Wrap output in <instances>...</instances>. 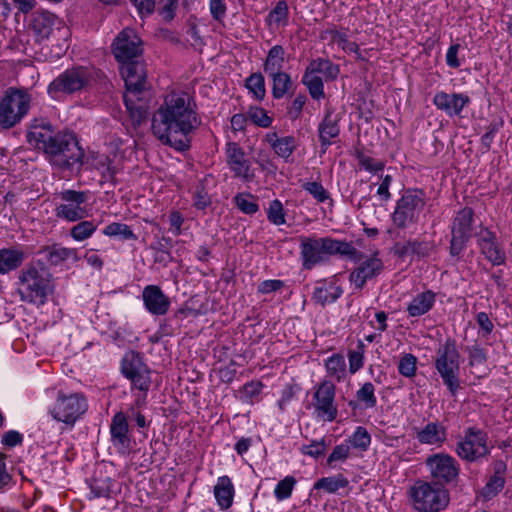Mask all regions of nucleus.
<instances>
[{
	"label": "nucleus",
	"mask_w": 512,
	"mask_h": 512,
	"mask_svg": "<svg viewBox=\"0 0 512 512\" xmlns=\"http://www.w3.org/2000/svg\"><path fill=\"white\" fill-rule=\"evenodd\" d=\"M151 122L153 135L179 152L189 150L192 135L202 123L194 98L183 91L166 94Z\"/></svg>",
	"instance_id": "obj_1"
},
{
	"label": "nucleus",
	"mask_w": 512,
	"mask_h": 512,
	"mask_svg": "<svg viewBox=\"0 0 512 512\" xmlns=\"http://www.w3.org/2000/svg\"><path fill=\"white\" fill-rule=\"evenodd\" d=\"M27 142L42 151L46 160L60 170H79L85 156L76 134L71 130L55 132L51 125L29 131Z\"/></svg>",
	"instance_id": "obj_2"
},
{
	"label": "nucleus",
	"mask_w": 512,
	"mask_h": 512,
	"mask_svg": "<svg viewBox=\"0 0 512 512\" xmlns=\"http://www.w3.org/2000/svg\"><path fill=\"white\" fill-rule=\"evenodd\" d=\"M53 289L52 273L42 260L30 261L18 273L16 294L24 303L43 306Z\"/></svg>",
	"instance_id": "obj_3"
},
{
	"label": "nucleus",
	"mask_w": 512,
	"mask_h": 512,
	"mask_svg": "<svg viewBox=\"0 0 512 512\" xmlns=\"http://www.w3.org/2000/svg\"><path fill=\"white\" fill-rule=\"evenodd\" d=\"M300 255L303 267L308 270L326 262L334 255L347 257L351 261L362 258V252L357 250L352 242L332 237H301Z\"/></svg>",
	"instance_id": "obj_4"
},
{
	"label": "nucleus",
	"mask_w": 512,
	"mask_h": 512,
	"mask_svg": "<svg viewBox=\"0 0 512 512\" xmlns=\"http://www.w3.org/2000/svg\"><path fill=\"white\" fill-rule=\"evenodd\" d=\"M121 75L126 86L123 100L132 123L138 126L145 119L147 108L140 102L138 95L145 89L146 70L144 62L135 59L121 65Z\"/></svg>",
	"instance_id": "obj_5"
},
{
	"label": "nucleus",
	"mask_w": 512,
	"mask_h": 512,
	"mask_svg": "<svg viewBox=\"0 0 512 512\" xmlns=\"http://www.w3.org/2000/svg\"><path fill=\"white\" fill-rule=\"evenodd\" d=\"M460 357L456 341L453 338H447L435 351L434 367L451 396H456L462 389Z\"/></svg>",
	"instance_id": "obj_6"
},
{
	"label": "nucleus",
	"mask_w": 512,
	"mask_h": 512,
	"mask_svg": "<svg viewBox=\"0 0 512 512\" xmlns=\"http://www.w3.org/2000/svg\"><path fill=\"white\" fill-rule=\"evenodd\" d=\"M92 72L85 66H73L58 74L47 86V94L53 100L81 94L92 83Z\"/></svg>",
	"instance_id": "obj_7"
},
{
	"label": "nucleus",
	"mask_w": 512,
	"mask_h": 512,
	"mask_svg": "<svg viewBox=\"0 0 512 512\" xmlns=\"http://www.w3.org/2000/svg\"><path fill=\"white\" fill-rule=\"evenodd\" d=\"M413 508L418 512H440L449 504V493L433 482L417 480L409 489Z\"/></svg>",
	"instance_id": "obj_8"
},
{
	"label": "nucleus",
	"mask_w": 512,
	"mask_h": 512,
	"mask_svg": "<svg viewBox=\"0 0 512 512\" xmlns=\"http://www.w3.org/2000/svg\"><path fill=\"white\" fill-rule=\"evenodd\" d=\"M425 205L426 193L422 189L404 190L391 214L393 225L404 230L417 224Z\"/></svg>",
	"instance_id": "obj_9"
},
{
	"label": "nucleus",
	"mask_w": 512,
	"mask_h": 512,
	"mask_svg": "<svg viewBox=\"0 0 512 512\" xmlns=\"http://www.w3.org/2000/svg\"><path fill=\"white\" fill-rule=\"evenodd\" d=\"M32 97L26 89L10 87L0 100V128L11 129L28 114Z\"/></svg>",
	"instance_id": "obj_10"
},
{
	"label": "nucleus",
	"mask_w": 512,
	"mask_h": 512,
	"mask_svg": "<svg viewBox=\"0 0 512 512\" xmlns=\"http://www.w3.org/2000/svg\"><path fill=\"white\" fill-rule=\"evenodd\" d=\"M340 73L338 64H334L328 58L312 59L305 68L301 82L307 88L314 100L325 97L323 79L318 75L322 74L325 81H334Z\"/></svg>",
	"instance_id": "obj_11"
},
{
	"label": "nucleus",
	"mask_w": 512,
	"mask_h": 512,
	"mask_svg": "<svg viewBox=\"0 0 512 512\" xmlns=\"http://www.w3.org/2000/svg\"><path fill=\"white\" fill-rule=\"evenodd\" d=\"M88 409V401L84 394L79 392L65 393L60 390L54 404L49 408V414L56 421L74 426Z\"/></svg>",
	"instance_id": "obj_12"
},
{
	"label": "nucleus",
	"mask_w": 512,
	"mask_h": 512,
	"mask_svg": "<svg viewBox=\"0 0 512 512\" xmlns=\"http://www.w3.org/2000/svg\"><path fill=\"white\" fill-rule=\"evenodd\" d=\"M463 433L455 446V453L461 460L475 463L490 454L488 435L485 431L477 427H467Z\"/></svg>",
	"instance_id": "obj_13"
},
{
	"label": "nucleus",
	"mask_w": 512,
	"mask_h": 512,
	"mask_svg": "<svg viewBox=\"0 0 512 512\" xmlns=\"http://www.w3.org/2000/svg\"><path fill=\"white\" fill-rule=\"evenodd\" d=\"M313 414L324 422H333L338 416L336 385L332 380L323 379L313 387Z\"/></svg>",
	"instance_id": "obj_14"
},
{
	"label": "nucleus",
	"mask_w": 512,
	"mask_h": 512,
	"mask_svg": "<svg viewBox=\"0 0 512 512\" xmlns=\"http://www.w3.org/2000/svg\"><path fill=\"white\" fill-rule=\"evenodd\" d=\"M57 197L59 202L55 205L54 213L58 219L77 222L87 217L88 192L65 189L60 191Z\"/></svg>",
	"instance_id": "obj_15"
},
{
	"label": "nucleus",
	"mask_w": 512,
	"mask_h": 512,
	"mask_svg": "<svg viewBox=\"0 0 512 512\" xmlns=\"http://www.w3.org/2000/svg\"><path fill=\"white\" fill-rule=\"evenodd\" d=\"M432 482L438 486L456 485L460 476V464L447 453H435L429 455L425 461Z\"/></svg>",
	"instance_id": "obj_16"
},
{
	"label": "nucleus",
	"mask_w": 512,
	"mask_h": 512,
	"mask_svg": "<svg viewBox=\"0 0 512 512\" xmlns=\"http://www.w3.org/2000/svg\"><path fill=\"white\" fill-rule=\"evenodd\" d=\"M474 211L470 207L459 210L451 224V240L449 253L452 257L459 258L467 247L472 236Z\"/></svg>",
	"instance_id": "obj_17"
},
{
	"label": "nucleus",
	"mask_w": 512,
	"mask_h": 512,
	"mask_svg": "<svg viewBox=\"0 0 512 512\" xmlns=\"http://www.w3.org/2000/svg\"><path fill=\"white\" fill-rule=\"evenodd\" d=\"M121 372L127 378L132 389L147 393L150 389L151 371L144 363L139 352H127L121 361Z\"/></svg>",
	"instance_id": "obj_18"
},
{
	"label": "nucleus",
	"mask_w": 512,
	"mask_h": 512,
	"mask_svg": "<svg viewBox=\"0 0 512 512\" xmlns=\"http://www.w3.org/2000/svg\"><path fill=\"white\" fill-rule=\"evenodd\" d=\"M358 265L350 272L349 281L354 287V291H361L368 281L376 279L384 270V263L378 256V252H374L370 256L356 261Z\"/></svg>",
	"instance_id": "obj_19"
},
{
	"label": "nucleus",
	"mask_w": 512,
	"mask_h": 512,
	"mask_svg": "<svg viewBox=\"0 0 512 512\" xmlns=\"http://www.w3.org/2000/svg\"><path fill=\"white\" fill-rule=\"evenodd\" d=\"M226 164L233 173V177L245 183L252 182L255 170L247 158L244 149L237 142H227L225 145Z\"/></svg>",
	"instance_id": "obj_20"
},
{
	"label": "nucleus",
	"mask_w": 512,
	"mask_h": 512,
	"mask_svg": "<svg viewBox=\"0 0 512 512\" xmlns=\"http://www.w3.org/2000/svg\"><path fill=\"white\" fill-rule=\"evenodd\" d=\"M142 41L133 29L122 30L112 44L113 54L121 64L139 59L142 53Z\"/></svg>",
	"instance_id": "obj_21"
},
{
	"label": "nucleus",
	"mask_w": 512,
	"mask_h": 512,
	"mask_svg": "<svg viewBox=\"0 0 512 512\" xmlns=\"http://www.w3.org/2000/svg\"><path fill=\"white\" fill-rule=\"evenodd\" d=\"M110 442L120 455H128L132 448V435L130 433L127 416L120 411L114 414L109 426Z\"/></svg>",
	"instance_id": "obj_22"
},
{
	"label": "nucleus",
	"mask_w": 512,
	"mask_h": 512,
	"mask_svg": "<svg viewBox=\"0 0 512 512\" xmlns=\"http://www.w3.org/2000/svg\"><path fill=\"white\" fill-rule=\"evenodd\" d=\"M476 238L481 254H483L489 262L494 266H499L505 263V251L494 232L486 227H482L476 234Z\"/></svg>",
	"instance_id": "obj_23"
},
{
	"label": "nucleus",
	"mask_w": 512,
	"mask_h": 512,
	"mask_svg": "<svg viewBox=\"0 0 512 512\" xmlns=\"http://www.w3.org/2000/svg\"><path fill=\"white\" fill-rule=\"evenodd\" d=\"M488 472L487 481L479 493L484 501L493 499L504 489L506 484L507 464L502 459H495L489 465Z\"/></svg>",
	"instance_id": "obj_24"
},
{
	"label": "nucleus",
	"mask_w": 512,
	"mask_h": 512,
	"mask_svg": "<svg viewBox=\"0 0 512 512\" xmlns=\"http://www.w3.org/2000/svg\"><path fill=\"white\" fill-rule=\"evenodd\" d=\"M433 104L449 117L461 116L463 109L471 103L465 93H447L438 91L433 97Z\"/></svg>",
	"instance_id": "obj_25"
},
{
	"label": "nucleus",
	"mask_w": 512,
	"mask_h": 512,
	"mask_svg": "<svg viewBox=\"0 0 512 512\" xmlns=\"http://www.w3.org/2000/svg\"><path fill=\"white\" fill-rule=\"evenodd\" d=\"M37 255L41 256L39 260H42L45 266H58L69 259H72L75 262L79 260L78 253L75 248L64 247L60 243L42 246L37 251Z\"/></svg>",
	"instance_id": "obj_26"
},
{
	"label": "nucleus",
	"mask_w": 512,
	"mask_h": 512,
	"mask_svg": "<svg viewBox=\"0 0 512 512\" xmlns=\"http://www.w3.org/2000/svg\"><path fill=\"white\" fill-rule=\"evenodd\" d=\"M142 298L145 308L152 315L162 316L169 310L170 299L157 285L144 287Z\"/></svg>",
	"instance_id": "obj_27"
},
{
	"label": "nucleus",
	"mask_w": 512,
	"mask_h": 512,
	"mask_svg": "<svg viewBox=\"0 0 512 512\" xmlns=\"http://www.w3.org/2000/svg\"><path fill=\"white\" fill-rule=\"evenodd\" d=\"M343 294V289L337 283L336 276L330 279L318 280L315 284L312 300L321 306L336 302Z\"/></svg>",
	"instance_id": "obj_28"
},
{
	"label": "nucleus",
	"mask_w": 512,
	"mask_h": 512,
	"mask_svg": "<svg viewBox=\"0 0 512 512\" xmlns=\"http://www.w3.org/2000/svg\"><path fill=\"white\" fill-rule=\"evenodd\" d=\"M434 249V241L415 238L396 244L395 254L400 258L411 257V259H421L430 256Z\"/></svg>",
	"instance_id": "obj_29"
},
{
	"label": "nucleus",
	"mask_w": 512,
	"mask_h": 512,
	"mask_svg": "<svg viewBox=\"0 0 512 512\" xmlns=\"http://www.w3.org/2000/svg\"><path fill=\"white\" fill-rule=\"evenodd\" d=\"M58 18L49 11L37 10L32 14L30 29L33 31L38 41L48 39L52 34Z\"/></svg>",
	"instance_id": "obj_30"
},
{
	"label": "nucleus",
	"mask_w": 512,
	"mask_h": 512,
	"mask_svg": "<svg viewBox=\"0 0 512 512\" xmlns=\"http://www.w3.org/2000/svg\"><path fill=\"white\" fill-rule=\"evenodd\" d=\"M264 141L269 144L275 154L286 163L291 162L293 152L297 149V140L294 136L279 137L277 132H269L265 135Z\"/></svg>",
	"instance_id": "obj_31"
},
{
	"label": "nucleus",
	"mask_w": 512,
	"mask_h": 512,
	"mask_svg": "<svg viewBox=\"0 0 512 512\" xmlns=\"http://www.w3.org/2000/svg\"><path fill=\"white\" fill-rule=\"evenodd\" d=\"M436 293L425 290L416 294L407 304L406 312L410 317H420L428 313L435 305Z\"/></svg>",
	"instance_id": "obj_32"
},
{
	"label": "nucleus",
	"mask_w": 512,
	"mask_h": 512,
	"mask_svg": "<svg viewBox=\"0 0 512 512\" xmlns=\"http://www.w3.org/2000/svg\"><path fill=\"white\" fill-rule=\"evenodd\" d=\"M377 396L375 386L372 382L363 383L355 393V399L348 401V406L352 410L373 409L377 405Z\"/></svg>",
	"instance_id": "obj_33"
},
{
	"label": "nucleus",
	"mask_w": 512,
	"mask_h": 512,
	"mask_svg": "<svg viewBox=\"0 0 512 512\" xmlns=\"http://www.w3.org/2000/svg\"><path fill=\"white\" fill-rule=\"evenodd\" d=\"M447 431L439 422H429L416 432V439L421 444L442 445L446 440Z\"/></svg>",
	"instance_id": "obj_34"
},
{
	"label": "nucleus",
	"mask_w": 512,
	"mask_h": 512,
	"mask_svg": "<svg viewBox=\"0 0 512 512\" xmlns=\"http://www.w3.org/2000/svg\"><path fill=\"white\" fill-rule=\"evenodd\" d=\"M332 115L333 111L327 109L324 118L318 126L319 140L323 147L330 146L332 139L338 137L340 133L339 119L337 116L332 117Z\"/></svg>",
	"instance_id": "obj_35"
},
{
	"label": "nucleus",
	"mask_w": 512,
	"mask_h": 512,
	"mask_svg": "<svg viewBox=\"0 0 512 512\" xmlns=\"http://www.w3.org/2000/svg\"><path fill=\"white\" fill-rule=\"evenodd\" d=\"M26 259L25 252L19 247L0 249V274L18 269Z\"/></svg>",
	"instance_id": "obj_36"
},
{
	"label": "nucleus",
	"mask_w": 512,
	"mask_h": 512,
	"mask_svg": "<svg viewBox=\"0 0 512 512\" xmlns=\"http://www.w3.org/2000/svg\"><path fill=\"white\" fill-rule=\"evenodd\" d=\"M214 496L217 504L222 510H226L232 506L234 498V486L228 476L218 478L214 486Z\"/></svg>",
	"instance_id": "obj_37"
},
{
	"label": "nucleus",
	"mask_w": 512,
	"mask_h": 512,
	"mask_svg": "<svg viewBox=\"0 0 512 512\" xmlns=\"http://www.w3.org/2000/svg\"><path fill=\"white\" fill-rule=\"evenodd\" d=\"M285 64V49L282 45L272 46L263 63V71L268 76L283 72Z\"/></svg>",
	"instance_id": "obj_38"
},
{
	"label": "nucleus",
	"mask_w": 512,
	"mask_h": 512,
	"mask_svg": "<svg viewBox=\"0 0 512 512\" xmlns=\"http://www.w3.org/2000/svg\"><path fill=\"white\" fill-rule=\"evenodd\" d=\"M271 79V94L276 100L284 98L293 89V81L290 74L286 72H280L273 75H269Z\"/></svg>",
	"instance_id": "obj_39"
},
{
	"label": "nucleus",
	"mask_w": 512,
	"mask_h": 512,
	"mask_svg": "<svg viewBox=\"0 0 512 512\" xmlns=\"http://www.w3.org/2000/svg\"><path fill=\"white\" fill-rule=\"evenodd\" d=\"M327 374L337 382H341L346 377V363L344 356L333 354L325 360Z\"/></svg>",
	"instance_id": "obj_40"
},
{
	"label": "nucleus",
	"mask_w": 512,
	"mask_h": 512,
	"mask_svg": "<svg viewBox=\"0 0 512 512\" xmlns=\"http://www.w3.org/2000/svg\"><path fill=\"white\" fill-rule=\"evenodd\" d=\"M325 34L329 36L330 41L341 47L347 53L359 54V46L352 41H349L348 35L345 31H339L335 28L327 29Z\"/></svg>",
	"instance_id": "obj_41"
},
{
	"label": "nucleus",
	"mask_w": 512,
	"mask_h": 512,
	"mask_svg": "<svg viewBox=\"0 0 512 512\" xmlns=\"http://www.w3.org/2000/svg\"><path fill=\"white\" fill-rule=\"evenodd\" d=\"M103 234L109 237L119 238L123 241L137 240V236L130 226L120 222H113L107 225L103 230Z\"/></svg>",
	"instance_id": "obj_42"
},
{
	"label": "nucleus",
	"mask_w": 512,
	"mask_h": 512,
	"mask_svg": "<svg viewBox=\"0 0 512 512\" xmlns=\"http://www.w3.org/2000/svg\"><path fill=\"white\" fill-rule=\"evenodd\" d=\"M349 481L342 474L331 477H323L319 479L315 484V489H323L328 493H335L341 488L347 487Z\"/></svg>",
	"instance_id": "obj_43"
},
{
	"label": "nucleus",
	"mask_w": 512,
	"mask_h": 512,
	"mask_svg": "<svg viewBox=\"0 0 512 512\" xmlns=\"http://www.w3.org/2000/svg\"><path fill=\"white\" fill-rule=\"evenodd\" d=\"M302 188L308 192L318 203L328 202L329 206L331 208L333 207L334 201L331 198L330 193L320 182H305L302 184Z\"/></svg>",
	"instance_id": "obj_44"
},
{
	"label": "nucleus",
	"mask_w": 512,
	"mask_h": 512,
	"mask_svg": "<svg viewBox=\"0 0 512 512\" xmlns=\"http://www.w3.org/2000/svg\"><path fill=\"white\" fill-rule=\"evenodd\" d=\"M96 229L97 225L93 221L82 219L70 229L69 235L73 240L81 242L90 238Z\"/></svg>",
	"instance_id": "obj_45"
},
{
	"label": "nucleus",
	"mask_w": 512,
	"mask_h": 512,
	"mask_svg": "<svg viewBox=\"0 0 512 512\" xmlns=\"http://www.w3.org/2000/svg\"><path fill=\"white\" fill-rule=\"evenodd\" d=\"M245 87L257 100H263L266 95L265 79L260 72L252 73L245 80Z\"/></svg>",
	"instance_id": "obj_46"
},
{
	"label": "nucleus",
	"mask_w": 512,
	"mask_h": 512,
	"mask_svg": "<svg viewBox=\"0 0 512 512\" xmlns=\"http://www.w3.org/2000/svg\"><path fill=\"white\" fill-rule=\"evenodd\" d=\"M366 346L363 341L357 342L356 348L348 351L349 372L355 374L364 366Z\"/></svg>",
	"instance_id": "obj_47"
},
{
	"label": "nucleus",
	"mask_w": 512,
	"mask_h": 512,
	"mask_svg": "<svg viewBox=\"0 0 512 512\" xmlns=\"http://www.w3.org/2000/svg\"><path fill=\"white\" fill-rule=\"evenodd\" d=\"M289 8L287 2L280 0L276 3L275 7L269 12L267 21L270 24L286 25L288 22Z\"/></svg>",
	"instance_id": "obj_48"
},
{
	"label": "nucleus",
	"mask_w": 512,
	"mask_h": 512,
	"mask_svg": "<svg viewBox=\"0 0 512 512\" xmlns=\"http://www.w3.org/2000/svg\"><path fill=\"white\" fill-rule=\"evenodd\" d=\"M346 442L354 448L366 451L370 446L371 436L365 427L358 426Z\"/></svg>",
	"instance_id": "obj_49"
},
{
	"label": "nucleus",
	"mask_w": 512,
	"mask_h": 512,
	"mask_svg": "<svg viewBox=\"0 0 512 512\" xmlns=\"http://www.w3.org/2000/svg\"><path fill=\"white\" fill-rule=\"evenodd\" d=\"M267 219L270 223L280 226L286 223V214L280 200L274 199L269 203Z\"/></svg>",
	"instance_id": "obj_50"
},
{
	"label": "nucleus",
	"mask_w": 512,
	"mask_h": 512,
	"mask_svg": "<svg viewBox=\"0 0 512 512\" xmlns=\"http://www.w3.org/2000/svg\"><path fill=\"white\" fill-rule=\"evenodd\" d=\"M468 353V365L470 367L485 365L487 362V350L478 343L466 347Z\"/></svg>",
	"instance_id": "obj_51"
},
{
	"label": "nucleus",
	"mask_w": 512,
	"mask_h": 512,
	"mask_svg": "<svg viewBox=\"0 0 512 512\" xmlns=\"http://www.w3.org/2000/svg\"><path fill=\"white\" fill-rule=\"evenodd\" d=\"M263 386V383L260 381H250L246 383L241 389V401L249 404L254 403L261 394Z\"/></svg>",
	"instance_id": "obj_52"
},
{
	"label": "nucleus",
	"mask_w": 512,
	"mask_h": 512,
	"mask_svg": "<svg viewBox=\"0 0 512 512\" xmlns=\"http://www.w3.org/2000/svg\"><path fill=\"white\" fill-rule=\"evenodd\" d=\"M417 371V357L411 353L402 356L398 363V372L400 375L412 378L416 375Z\"/></svg>",
	"instance_id": "obj_53"
},
{
	"label": "nucleus",
	"mask_w": 512,
	"mask_h": 512,
	"mask_svg": "<svg viewBox=\"0 0 512 512\" xmlns=\"http://www.w3.org/2000/svg\"><path fill=\"white\" fill-rule=\"evenodd\" d=\"M248 118L257 126L262 128L269 127L273 119L268 116L267 111L258 106H251L247 111Z\"/></svg>",
	"instance_id": "obj_54"
},
{
	"label": "nucleus",
	"mask_w": 512,
	"mask_h": 512,
	"mask_svg": "<svg viewBox=\"0 0 512 512\" xmlns=\"http://www.w3.org/2000/svg\"><path fill=\"white\" fill-rule=\"evenodd\" d=\"M295 484L296 479L293 476H286L284 479L280 480L274 489L275 498L278 501L288 499L292 494Z\"/></svg>",
	"instance_id": "obj_55"
},
{
	"label": "nucleus",
	"mask_w": 512,
	"mask_h": 512,
	"mask_svg": "<svg viewBox=\"0 0 512 512\" xmlns=\"http://www.w3.org/2000/svg\"><path fill=\"white\" fill-rule=\"evenodd\" d=\"M356 157L361 168L367 172L377 174L385 167L384 161L370 157L362 152H358Z\"/></svg>",
	"instance_id": "obj_56"
},
{
	"label": "nucleus",
	"mask_w": 512,
	"mask_h": 512,
	"mask_svg": "<svg viewBox=\"0 0 512 512\" xmlns=\"http://www.w3.org/2000/svg\"><path fill=\"white\" fill-rule=\"evenodd\" d=\"M299 391H300V387L297 384L288 383L284 386V388L281 391L280 399L277 402L279 410L281 412L286 411L287 407L292 402V400L296 397V395L298 394Z\"/></svg>",
	"instance_id": "obj_57"
},
{
	"label": "nucleus",
	"mask_w": 512,
	"mask_h": 512,
	"mask_svg": "<svg viewBox=\"0 0 512 512\" xmlns=\"http://www.w3.org/2000/svg\"><path fill=\"white\" fill-rule=\"evenodd\" d=\"M307 102V96L303 93L298 94L287 106V117L291 121H296L302 115L303 107Z\"/></svg>",
	"instance_id": "obj_58"
},
{
	"label": "nucleus",
	"mask_w": 512,
	"mask_h": 512,
	"mask_svg": "<svg viewBox=\"0 0 512 512\" xmlns=\"http://www.w3.org/2000/svg\"><path fill=\"white\" fill-rule=\"evenodd\" d=\"M234 200L238 209L245 214L253 215L259 210V205L251 195L238 194Z\"/></svg>",
	"instance_id": "obj_59"
},
{
	"label": "nucleus",
	"mask_w": 512,
	"mask_h": 512,
	"mask_svg": "<svg viewBox=\"0 0 512 512\" xmlns=\"http://www.w3.org/2000/svg\"><path fill=\"white\" fill-rule=\"evenodd\" d=\"M212 203L211 198L203 183L196 186L193 193V205L199 210H204Z\"/></svg>",
	"instance_id": "obj_60"
},
{
	"label": "nucleus",
	"mask_w": 512,
	"mask_h": 512,
	"mask_svg": "<svg viewBox=\"0 0 512 512\" xmlns=\"http://www.w3.org/2000/svg\"><path fill=\"white\" fill-rule=\"evenodd\" d=\"M91 492L95 497L107 498L111 493V481L109 478L96 479L91 484Z\"/></svg>",
	"instance_id": "obj_61"
},
{
	"label": "nucleus",
	"mask_w": 512,
	"mask_h": 512,
	"mask_svg": "<svg viewBox=\"0 0 512 512\" xmlns=\"http://www.w3.org/2000/svg\"><path fill=\"white\" fill-rule=\"evenodd\" d=\"M350 455V445L341 443L336 445L327 459V464L331 466L334 462L345 461Z\"/></svg>",
	"instance_id": "obj_62"
},
{
	"label": "nucleus",
	"mask_w": 512,
	"mask_h": 512,
	"mask_svg": "<svg viewBox=\"0 0 512 512\" xmlns=\"http://www.w3.org/2000/svg\"><path fill=\"white\" fill-rule=\"evenodd\" d=\"M326 450V445L324 440L320 441H312L310 444L303 445L300 448V451L304 455H308L314 458H318L322 455H324Z\"/></svg>",
	"instance_id": "obj_63"
},
{
	"label": "nucleus",
	"mask_w": 512,
	"mask_h": 512,
	"mask_svg": "<svg viewBox=\"0 0 512 512\" xmlns=\"http://www.w3.org/2000/svg\"><path fill=\"white\" fill-rule=\"evenodd\" d=\"M285 286L284 281L278 279H269L262 281L258 287L257 292L260 294H270L279 291Z\"/></svg>",
	"instance_id": "obj_64"
}]
</instances>
